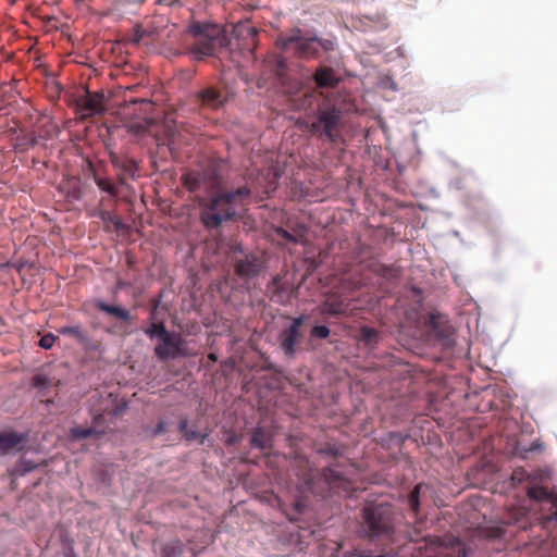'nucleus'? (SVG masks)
I'll return each mask as SVG.
<instances>
[{
    "label": "nucleus",
    "mask_w": 557,
    "mask_h": 557,
    "mask_svg": "<svg viewBox=\"0 0 557 557\" xmlns=\"http://www.w3.org/2000/svg\"><path fill=\"white\" fill-rule=\"evenodd\" d=\"M91 425H77L70 430L72 440L101 438L114 420L121 417L126 410V403L119 401L112 393H96L90 398Z\"/></svg>",
    "instance_id": "nucleus-1"
},
{
    "label": "nucleus",
    "mask_w": 557,
    "mask_h": 557,
    "mask_svg": "<svg viewBox=\"0 0 557 557\" xmlns=\"http://www.w3.org/2000/svg\"><path fill=\"white\" fill-rule=\"evenodd\" d=\"M249 196L250 189L244 186L201 199L199 201L201 223L209 231L219 228L223 223L236 218L238 208L244 206Z\"/></svg>",
    "instance_id": "nucleus-2"
},
{
    "label": "nucleus",
    "mask_w": 557,
    "mask_h": 557,
    "mask_svg": "<svg viewBox=\"0 0 557 557\" xmlns=\"http://www.w3.org/2000/svg\"><path fill=\"white\" fill-rule=\"evenodd\" d=\"M186 35L193 38V42L187 44V53L196 61L216 55L230 44L225 30L213 23L193 22Z\"/></svg>",
    "instance_id": "nucleus-3"
},
{
    "label": "nucleus",
    "mask_w": 557,
    "mask_h": 557,
    "mask_svg": "<svg viewBox=\"0 0 557 557\" xmlns=\"http://www.w3.org/2000/svg\"><path fill=\"white\" fill-rule=\"evenodd\" d=\"M145 334L151 341L158 339L153 354L161 361L195 356L187 341L180 333L168 331L163 322H152Z\"/></svg>",
    "instance_id": "nucleus-4"
},
{
    "label": "nucleus",
    "mask_w": 557,
    "mask_h": 557,
    "mask_svg": "<svg viewBox=\"0 0 557 557\" xmlns=\"http://www.w3.org/2000/svg\"><path fill=\"white\" fill-rule=\"evenodd\" d=\"M395 509L391 504L368 505L362 509V531L370 540H387L394 533Z\"/></svg>",
    "instance_id": "nucleus-5"
},
{
    "label": "nucleus",
    "mask_w": 557,
    "mask_h": 557,
    "mask_svg": "<svg viewBox=\"0 0 557 557\" xmlns=\"http://www.w3.org/2000/svg\"><path fill=\"white\" fill-rule=\"evenodd\" d=\"M342 110L335 104L324 102L319 107L317 121L311 124L313 133H321L330 141L335 143L339 134Z\"/></svg>",
    "instance_id": "nucleus-6"
},
{
    "label": "nucleus",
    "mask_w": 557,
    "mask_h": 557,
    "mask_svg": "<svg viewBox=\"0 0 557 557\" xmlns=\"http://www.w3.org/2000/svg\"><path fill=\"white\" fill-rule=\"evenodd\" d=\"M293 46L294 51L305 59L315 58L319 54L318 38H302L301 30L296 29L289 37H281V52L289 49Z\"/></svg>",
    "instance_id": "nucleus-7"
},
{
    "label": "nucleus",
    "mask_w": 557,
    "mask_h": 557,
    "mask_svg": "<svg viewBox=\"0 0 557 557\" xmlns=\"http://www.w3.org/2000/svg\"><path fill=\"white\" fill-rule=\"evenodd\" d=\"M76 106L83 119L104 114L107 111L103 91L87 90L76 100Z\"/></svg>",
    "instance_id": "nucleus-8"
},
{
    "label": "nucleus",
    "mask_w": 557,
    "mask_h": 557,
    "mask_svg": "<svg viewBox=\"0 0 557 557\" xmlns=\"http://www.w3.org/2000/svg\"><path fill=\"white\" fill-rule=\"evenodd\" d=\"M109 159L113 168L117 171V177L121 184H124L126 178H134L138 174L139 165L134 158L111 151Z\"/></svg>",
    "instance_id": "nucleus-9"
},
{
    "label": "nucleus",
    "mask_w": 557,
    "mask_h": 557,
    "mask_svg": "<svg viewBox=\"0 0 557 557\" xmlns=\"http://www.w3.org/2000/svg\"><path fill=\"white\" fill-rule=\"evenodd\" d=\"M27 442V432L0 431V454L20 453L24 450Z\"/></svg>",
    "instance_id": "nucleus-10"
},
{
    "label": "nucleus",
    "mask_w": 557,
    "mask_h": 557,
    "mask_svg": "<svg viewBox=\"0 0 557 557\" xmlns=\"http://www.w3.org/2000/svg\"><path fill=\"white\" fill-rule=\"evenodd\" d=\"M322 478L329 488L336 494H349L352 491V483L334 468H325Z\"/></svg>",
    "instance_id": "nucleus-11"
},
{
    "label": "nucleus",
    "mask_w": 557,
    "mask_h": 557,
    "mask_svg": "<svg viewBox=\"0 0 557 557\" xmlns=\"http://www.w3.org/2000/svg\"><path fill=\"white\" fill-rule=\"evenodd\" d=\"M263 267V259L253 253L245 255L244 258L235 261L236 274L242 277L256 276Z\"/></svg>",
    "instance_id": "nucleus-12"
},
{
    "label": "nucleus",
    "mask_w": 557,
    "mask_h": 557,
    "mask_svg": "<svg viewBox=\"0 0 557 557\" xmlns=\"http://www.w3.org/2000/svg\"><path fill=\"white\" fill-rule=\"evenodd\" d=\"M264 72L257 81V87L259 89H270L275 87L278 81V59L275 54L264 60L263 62Z\"/></svg>",
    "instance_id": "nucleus-13"
},
{
    "label": "nucleus",
    "mask_w": 557,
    "mask_h": 557,
    "mask_svg": "<svg viewBox=\"0 0 557 557\" xmlns=\"http://www.w3.org/2000/svg\"><path fill=\"white\" fill-rule=\"evenodd\" d=\"M198 99L203 108L216 110L225 102V97L214 87H208L198 94Z\"/></svg>",
    "instance_id": "nucleus-14"
},
{
    "label": "nucleus",
    "mask_w": 557,
    "mask_h": 557,
    "mask_svg": "<svg viewBox=\"0 0 557 557\" xmlns=\"http://www.w3.org/2000/svg\"><path fill=\"white\" fill-rule=\"evenodd\" d=\"M301 325L300 320H295L292 325L289 326L286 336L284 337L283 342L281 343V347L284 349L285 354L293 355L294 354V346L299 342L300 333L299 327Z\"/></svg>",
    "instance_id": "nucleus-15"
},
{
    "label": "nucleus",
    "mask_w": 557,
    "mask_h": 557,
    "mask_svg": "<svg viewBox=\"0 0 557 557\" xmlns=\"http://www.w3.org/2000/svg\"><path fill=\"white\" fill-rule=\"evenodd\" d=\"M95 307L97 309H99L100 311L107 313V314H110L121 321H129L131 320V314H129V311L126 310L125 308L123 307H120V306H114V305H109V304H106L104 301L102 300H95Z\"/></svg>",
    "instance_id": "nucleus-16"
},
{
    "label": "nucleus",
    "mask_w": 557,
    "mask_h": 557,
    "mask_svg": "<svg viewBox=\"0 0 557 557\" xmlns=\"http://www.w3.org/2000/svg\"><path fill=\"white\" fill-rule=\"evenodd\" d=\"M527 494H528L529 498L540 502V503H549L553 506H555L557 504V495L549 492L544 486H537V485L531 486L528 488Z\"/></svg>",
    "instance_id": "nucleus-17"
},
{
    "label": "nucleus",
    "mask_w": 557,
    "mask_h": 557,
    "mask_svg": "<svg viewBox=\"0 0 557 557\" xmlns=\"http://www.w3.org/2000/svg\"><path fill=\"white\" fill-rule=\"evenodd\" d=\"M348 310V304L337 297H330L323 304L322 312L331 315H342Z\"/></svg>",
    "instance_id": "nucleus-18"
},
{
    "label": "nucleus",
    "mask_w": 557,
    "mask_h": 557,
    "mask_svg": "<svg viewBox=\"0 0 557 557\" xmlns=\"http://www.w3.org/2000/svg\"><path fill=\"white\" fill-rule=\"evenodd\" d=\"M319 87H334L337 84L334 71L331 67H320L314 75Z\"/></svg>",
    "instance_id": "nucleus-19"
},
{
    "label": "nucleus",
    "mask_w": 557,
    "mask_h": 557,
    "mask_svg": "<svg viewBox=\"0 0 557 557\" xmlns=\"http://www.w3.org/2000/svg\"><path fill=\"white\" fill-rule=\"evenodd\" d=\"M32 386L37 389L40 397H48L53 383L46 374L38 373L33 377Z\"/></svg>",
    "instance_id": "nucleus-20"
},
{
    "label": "nucleus",
    "mask_w": 557,
    "mask_h": 557,
    "mask_svg": "<svg viewBox=\"0 0 557 557\" xmlns=\"http://www.w3.org/2000/svg\"><path fill=\"white\" fill-rule=\"evenodd\" d=\"M183 181L189 191H197L202 188L203 175L199 172H188L183 176Z\"/></svg>",
    "instance_id": "nucleus-21"
},
{
    "label": "nucleus",
    "mask_w": 557,
    "mask_h": 557,
    "mask_svg": "<svg viewBox=\"0 0 557 557\" xmlns=\"http://www.w3.org/2000/svg\"><path fill=\"white\" fill-rule=\"evenodd\" d=\"M270 443L271 437L263 429L258 428L253 431L251 436V445L253 447L267 449L268 447H270Z\"/></svg>",
    "instance_id": "nucleus-22"
},
{
    "label": "nucleus",
    "mask_w": 557,
    "mask_h": 557,
    "mask_svg": "<svg viewBox=\"0 0 557 557\" xmlns=\"http://www.w3.org/2000/svg\"><path fill=\"white\" fill-rule=\"evenodd\" d=\"M360 341L370 347H374L379 341V332L377 330L363 325L360 327Z\"/></svg>",
    "instance_id": "nucleus-23"
},
{
    "label": "nucleus",
    "mask_w": 557,
    "mask_h": 557,
    "mask_svg": "<svg viewBox=\"0 0 557 557\" xmlns=\"http://www.w3.org/2000/svg\"><path fill=\"white\" fill-rule=\"evenodd\" d=\"M428 486L423 483L417 484L413 490L408 495V506L410 509L417 515L420 510V494L423 490H426Z\"/></svg>",
    "instance_id": "nucleus-24"
},
{
    "label": "nucleus",
    "mask_w": 557,
    "mask_h": 557,
    "mask_svg": "<svg viewBox=\"0 0 557 557\" xmlns=\"http://www.w3.org/2000/svg\"><path fill=\"white\" fill-rule=\"evenodd\" d=\"M60 333L62 335L73 336L82 344L88 342V334L81 327V325L64 326L60 330Z\"/></svg>",
    "instance_id": "nucleus-25"
},
{
    "label": "nucleus",
    "mask_w": 557,
    "mask_h": 557,
    "mask_svg": "<svg viewBox=\"0 0 557 557\" xmlns=\"http://www.w3.org/2000/svg\"><path fill=\"white\" fill-rule=\"evenodd\" d=\"M95 183L97 186L102 190L108 193L110 196H117L119 190L117 187L114 185V183L107 177H101L98 174L94 175Z\"/></svg>",
    "instance_id": "nucleus-26"
},
{
    "label": "nucleus",
    "mask_w": 557,
    "mask_h": 557,
    "mask_svg": "<svg viewBox=\"0 0 557 557\" xmlns=\"http://www.w3.org/2000/svg\"><path fill=\"white\" fill-rule=\"evenodd\" d=\"M366 21L373 30L384 29L388 26L387 18L384 14H375L373 16L366 15Z\"/></svg>",
    "instance_id": "nucleus-27"
},
{
    "label": "nucleus",
    "mask_w": 557,
    "mask_h": 557,
    "mask_svg": "<svg viewBox=\"0 0 557 557\" xmlns=\"http://www.w3.org/2000/svg\"><path fill=\"white\" fill-rule=\"evenodd\" d=\"M351 26L360 32H369L373 30L372 27L369 26V22L366 21V15L361 17H352L351 18Z\"/></svg>",
    "instance_id": "nucleus-28"
},
{
    "label": "nucleus",
    "mask_w": 557,
    "mask_h": 557,
    "mask_svg": "<svg viewBox=\"0 0 557 557\" xmlns=\"http://www.w3.org/2000/svg\"><path fill=\"white\" fill-rule=\"evenodd\" d=\"M311 335L319 338H326L330 335V329L325 325H315L311 330Z\"/></svg>",
    "instance_id": "nucleus-29"
},
{
    "label": "nucleus",
    "mask_w": 557,
    "mask_h": 557,
    "mask_svg": "<svg viewBox=\"0 0 557 557\" xmlns=\"http://www.w3.org/2000/svg\"><path fill=\"white\" fill-rule=\"evenodd\" d=\"M527 478H528V472L523 468H518V469L513 470V472L511 474V481L515 484L522 483Z\"/></svg>",
    "instance_id": "nucleus-30"
},
{
    "label": "nucleus",
    "mask_w": 557,
    "mask_h": 557,
    "mask_svg": "<svg viewBox=\"0 0 557 557\" xmlns=\"http://www.w3.org/2000/svg\"><path fill=\"white\" fill-rule=\"evenodd\" d=\"M55 339L57 337L53 334H46L40 338L39 346L44 349H50L53 346Z\"/></svg>",
    "instance_id": "nucleus-31"
},
{
    "label": "nucleus",
    "mask_w": 557,
    "mask_h": 557,
    "mask_svg": "<svg viewBox=\"0 0 557 557\" xmlns=\"http://www.w3.org/2000/svg\"><path fill=\"white\" fill-rule=\"evenodd\" d=\"M376 274L383 276V277H386V278H389L393 276L392 272V268L385 265V264H380L377 265L374 270H373Z\"/></svg>",
    "instance_id": "nucleus-32"
},
{
    "label": "nucleus",
    "mask_w": 557,
    "mask_h": 557,
    "mask_svg": "<svg viewBox=\"0 0 557 557\" xmlns=\"http://www.w3.org/2000/svg\"><path fill=\"white\" fill-rule=\"evenodd\" d=\"M321 47L324 51H332L334 42L331 39H318V48Z\"/></svg>",
    "instance_id": "nucleus-33"
},
{
    "label": "nucleus",
    "mask_w": 557,
    "mask_h": 557,
    "mask_svg": "<svg viewBox=\"0 0 557 557\" xmlns=\"http://www.w3.org/2000/svg\"><path fill=\"white\" fill-rule=\"evenodd\" d=\"M246 29H247V34H248V36L250 37V40H251L250 44H247V49L249 50L250 53H252V49L255 47V37L257 35V30L253 27H250V26H248Z\"/></svg>",
    "instance_id": "nucleus-34"
},
{
    "label": "nucleus",
    "mask_w": 557,
    "mask_h": 557,
    "mask_svg": "<svg viewBox=\"0 0 557 557\" xmlns=\"http://www.w3.org/2000/svg\"><path fill=\"white\" fill-rule=\"evenodd\" d=\"M165 431H166V423L164 421H159L157 426L153 430V436L161 435Z\"/></svg>",
    "instance_id": "nucleus-35"
},
{
    "label": "nucleus",
    "mask_w": 557,
    "mask_h": 557,
    "mask_svg": "<svg viewBox=\"0 0 557 557\" xmlns=\"http://www.w3.org/2000/svg\"><path fill=\"white\" fill-rule=\"evenodd\" d=\"M100 218L103 220V221H110L112 223H115L116 226L120 225V222L119 221H115L114 218L112 216V214L109 212V211H102L100 213Z\"/></svg>",
    "instance_id": "nucleus-36"
},
{
    "label": "nucleus",
    "mask_w": 557,
    "mask_h": 557,
    "mask_svg": "<svg viewBox=\"0 0 557 557\" xmlns=\"http://www.w3.org/2000/svg\"><path fill=\"white\" fill-rule=\"evenodd\" d=\"M184 437L186 438V441L190 442V441H195L199 437V433L195 430H188L185 434H184Z\"/></svg>",
    "instance_id": "nucleus-37"
},
{
    "label": "nucleus",
    "mask_w": 557,
    "mask_h": 557,
    "mask_svg": "<svg viewBox=\"0 0 557 557\" xmlns=\"http://www.w3.org/2000/svg\"><path fill=\"white\" fill-rule=\"evenodd\" d=\"M180 432L184 435L188 429V420L186 418L182 419L178 424Z\"/></svg>",
    "instance_id": "nucleus-38"
},
{
    "label": "nucleus",
    "mask_w": 557,
    "mask_h": 557,
    "mask_svg": "<svg viewBox=\"0 0 557 557\" xmlns=\"http://www.w3.org/2000/svg\"><path fill=\"white\" fill-rule=\"evenodd\" d=\"M280 234H281V239L284 238V239H288V240L298 242L297 238L293 237L287 231L283 230L282 227H281Z\"/></svg>",
    "instance_id": "nucleus-39"
},
{
    "label": "nucleus",
    "mask_w": 557,
    "mask_h": 557,
    "mask_svg": "<svg viewBox=\"0 0 557 557\" xmlns=\"http://www.w3.org/2000/svg\"><path fill=\"white\" fill-rule=\"evenodd\" d=\"M175 135V128L166 122V136L172 140Z\"/></svg>",
    "instance_id": "nucleus-40"
},
{
    "label": "nucleus",
    "mask_w": 557,
    "mask_h": 557,
    "mask_svg": "<svg viewBox=\"0 0 557 557\" xmlns=\"http://www.w3.org/2000/svg\"><path fill=\"white\" fill-rule=\"evenodd\" d=\"M323 451L329 455H332V456H336L338 453L335 447H327V448L323 449Z\"/></svg>",
    "instance_id": "nucleus-41"
},
{
    "label": "nucleus",
    "mask_w": 557,
    "mask_h": 557,
    "mask_svg": "<svg viewBox=\"0 0 557 557\" xmlns=\"http://www.w3.org/2000/svg\"><path fill=\"white\" fill-rule=\"evenodd\" d=\"M280 66H281V85H283V81H284V73H283V70H284V62L283 60L281 59V63H280ZM283 89V86H281V90Z\"/></svg>",
    "instance_id": "nucleus-42"
},
{
    "label": "nucleus",
    "mask_w": 557,
    "mask_h": 557,
    "mask_svg": "<svg viewBox=\"0 0 557 557\" xmlns=\"http://www.w3.org/2000/svg\"><path fill=\"white\" fill-rule=\"evenodd\" d=\"M208 358H209L211 361H213V362H215V361L218 360V358H216L215 354H209Z\"/></svg>",
    "instance_id": "nucleus-43"
},
{
    "label": "nucleus",
    "mask_w": 557,
    "mask_h": 557,
    "mask_svg": "<svg viewBox=\"0 0 557 557\" xmlns=\"http://www.w3.org/2000/svg\"><path fill=\"white\" fill-rule=\"evenodd\" d=\"M431 324H432L433 327H436L435 315H431Z\"/></svg>",
    "instance_id": "nucleus-44"
},
{
    "label": "nucleus",
    "mask_w": 557,
    "mask_h": 557,
    "mask_svg": "<svg viewBox=\"0 0 557 557\" xmlns=\"http://www.w3.org/2000/svg\"><path fill=\"white\" fill-rule=\"evenodd\" d=\"M272 283H273V285L278 284V276H274V277L272 278Z\"/></svg>",
    "instance_id": "nucleus-45"
},
{
    "label": "nucleus",
    "mask_w": 557,
    "mask_h": 557,
    "mask_svg": "<svg viewBox=\"0 0 557 557\" xmlns=\"http://www.w3.org/2000/svg\"><path fill=\"white\" fill-rule=\"evenodd\" d=\"M117 285H119V287H120V288H123V287H125V286H126V283L119 282V284H117Z\"/></svg>",
    "instance_id": "nucleus-46"
},
{
    "label": "nucleus",
    "mask_w": 557,
    "mask_h": 557,
    "mask_svg": "<svg viewBox=\"0 0 557 557\" xmlns=\"http://www.w3.org/2000/svg\"><path fill=\"white\" fill-rule=\"evenodd\" d=\"M131 102H133V103H137V102H144V100H141V99H140V100H139V99H135V100H132Z\"/></svg>",
    "instance_id": "nucleus-47"
},
{
    "label": "nucleus",
    "mask_w": 557,
    "mask_h": 557,
    "mask_svg": "<svg viewBox=\"0 0 557 557\" xmlns=\"http://www.w3.org/2000/svg\"><path fill=\"white\" fill-rule=\"evenodd\" d=\"M555 517H556V519H557V512L555 513Z\"/></svg>",
    "instance_id": "nucleus-48"
}]
</instances>
